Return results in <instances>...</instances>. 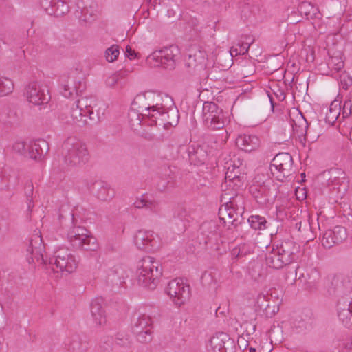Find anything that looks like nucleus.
Wrapping results in <instances>:
<instances>
[{
    "label": "nucleus",
    "mask_w": 352,
    "mask_h": 352,
    "mask_svg": "<svg viewBox=\"0 0 352 352\" xmlns=\"http://www.w3.org/2000/svg\"><path fill=\"white\" fill-rule=\"evenodd\" d=\"M25 144L22 141L16 142L12 146L13 151L19 154H23L25 150Z\"/></svg>",
    "instance_id": "obj_51"
},
{
    "label": "nucleus",
    "mask_w": 352,
    "mask_h": 352,
    "mask_svg": "<svg viewBox=\"0 0 352 352\" xmlns=\"http://www.w3.org/2000/svg\"><path fill=\"white\" fill-rule=\"evenodd\" d=\"M341 111L340 103L338 100L333 101L326 113L325 122L330 125H333L339 119Z\"/></svg>",
    "instance_id": "obj_33"
},
{
    "label": "nucleus",
    "mask_w": 352,
    "mask_h": 352,
    "mask_svg": "<svg viewBox=\"0 0 352 352\" xmlns=\"http://www.w3.org/2000/svg\"><path fill=\"white\" fill-rule=\"evenodd\" d=\"M158 261L151 256H145L137 263L135 276L138 284L148 289H155L162 275Z\"/></svg>",
    "instance_id": "obj_2"
},
{
    "label": "nucleus",
    "mask_w": 352,
    "mask_h": 352,
    "mask_svg": "<svg viewBox=\"0 0 352 352\" xmlns=\"http://www.w3.org/2000/svg\"><path fill=\"white\" fill-rule=\"evenodd\" d=\"M296 228L298 229V230L299 232H301V229H302V223L301 222H299V223H296Z\"/></svg>",
    "instance_id": "obj_64"
},
{
    "label": "nucleus",
    "mask_w": 352,
    "mask_h": 352,
    "mask_svg": "<svg viewBox=\"0 0 352 352\" xmlns=\"http://www.w3.org/2000/svg\"><path fill=\"white\" fill-rule=\"evenodd\" d=\"M293 168V159L288 153H280L277 154L273 159L270 168L273 174L277 171L276 177L282 181L283 178L292 174Z\"/></svg>",
    "instance_id": "obj_12"
},
{
    "label": "nucleus",
    "mask_w": 352,
    "mask_h": 352,
    "mask_svg": "<svg viewBox=\"0 0 352 352\" xmlns=\"http://www.w3.org/2000/svg\"><path fill=\"white\" fill-rule=\"evenodd\" d=\"M239 47L241 46V53L242 54H245L248 51L250 46V43H242V44H238Z\"/></svg>",
    "instance_id": "obj_62"
},
{
    "label": "nucleus",
    "mask_w": 352,
    "mask_h": 352,
    "mask_svg": "<svg viewBox=\"0 0 352 352\" xmlns=\"http://www.w3.org/2000/svg\"><path fill=\"white\" fill-rule=\"evenodd\" d=\"M244 183V175L241 174L239 167L234 165L227 166L225 180L221 184L223 192L236 191Z\"/></svg>",
    "instance_id": "obj_14"
},
{
    "label": "nucleus",
    "mask_w": 352,
    "mask_h": 352,
    "mask_svg": "<svg viewBox=\"0 0 352 352\" xmlns=\"http://www.w3.org/2000/svg\"><path fill=\"white\" fill-rule=\"evenodd\" d=\"M236 145L245 152H250L258 148L260 140L256 135H240L236 139Z\"/></svg>",
    "instance_id": "obj_25"
},
{
    "label": "nucleus",
    "mask_w": 352,
    "mask_h": 352,
    "mask_svg": "<svg viewBox=\"0 0 352 352\" xmlns=\"http://www.w3.org/2000/svg\"><path fill=\"white\" fill-rule=\"evenodd\" d=\"M271 343L275 345L280 344L283 340V330L279 327H274L269 331Z\"/></svg>",
    "instance_id": "obj_40"
},
{
    "label": "nucleus",
    "mask_w": 352,
    "mask_h": 352,
    "mask_svg": "<svg viewBox=\"0 0 352 352\" xmlns=\"http://www.w3.org/2000/svg\"><path fill=\"white\" fill-rule=\"evenodd\" d=\"M352 289V283L348 278H341L340 276H333L327 292L329 295H346Z\"/></svg>",
    "instance_id": "obj_20"
},
{
    "label": "nucleus",
    "mask_w": 352,
    "mask_h": 352,
    "mask_svg": "<svg viewBox=\"0 0 352 352\" xmlns=\"http://www.w3.org/2000/svg\"><path fill=\"white\" fill-rule=\"evenodd\" d=\"M292 126L294 131L298 136L307 135L309 130V126L307 120L305 119L302 114L297 116L296 120H293V124Z\"/></svg>",
    "instance_id": "obj_34"
},
{
    "label": "nucleus",
    "mask_w": 352,
    "mask_h": 352,
    "mask_svg": "<svg viewBox=\"0 0 352 352\" xmlns=\"http://www.w3.org/2000/svg\"><path fill=\"white\" fill-rule=\"evenodd\" d=\"M85 89V85L80 80H76L74 78L69 77L66 83L63 85V90L62 94L69 98L73 95L74 93L78 94L81 93Z\"/></svg>",
    "instance_id": "obj_26"
},
{
    "label": "nucleus",
    "mask_w": 352,
    "mask_h": 352,
    "mask_svg": "<svg viewBox=\"0 0 352 352\" xmlns=\"http://www.w3.org/2000/svg\"><path fill=\"white\" fill-rule=\"evenodd\" d=\"M237 342H238V345L240 349H243V351L247 350L248 343L244 338H243V337L239 338Z\"/></svg>",
    "instance_id": "obj_59"
},
{
    "label": "nucleus",
    "mask_w": 352,
    "mask_h": 352,
    "mask_svg": "<svg viewBox=\"0 0 352 352\" xmlns=\"http://www.w3.org/2000/svg\"><path fill=\"white\" fill-rule=\"evenodd\" d=\"M347 237L346 230L342 226H336L333 229L327 230L322 239V244L326 248L342 243Z\"/></svg>",
    "instance_id": "obj_17"
},
{
    "label": "nucleus",
    "mask_w": 352,
    "mask_h": 352,
    "mask_svg": "<svg viewBox=\"0 0 352 352\" xmlns=\"http://www.w3.org/2000/svg\"><path fill=\"white\" fill-rule=\"evenodd\" d=\"M178 51L177 46L170 45L153 52L147 57V60L154 67L163 66L171 69L175 67V57L178 54Z\"/></svg>",
    "instance_id": "obj_7"
},
{
    "label": "nucleus",
    "mask_w": 352,
    "mask_h": 352,
    "mask_svg": "<svg viewBox=\"0 0 352 352\" xmlns=\"http://www.w3.org/2000/svg\"><path fill=\"white\" fill-rule=\"evenodd\" d=\"M27 252L30 254L27 261L29 263H38L40 265H47V258L44 257L45 245L43 243L40 231H35L30 241Z\"/></svg>",
    "instance_id": "obj_9"
},
{
    "label": "nucleus",
    "mask_w": 352,
    "mask_h": 352,
    "mask_svg": "<svg viewBox=\"0 0 352 352\" xmlns=\"http://www.w3.org/2000/svg\"><path fill=\"white\" fill-rule=\"evenodd\" d=\"M47 263L54 265L60 271L69 274L74 272L78 265V261L71 250L64 248L56 250L53 258L47 259Z\"/></svg>",
    "instance_id": "obj_8"
},
{
    "label": "nucleus",
    "mask_w": 352,
    "mask_h": 352,
    "mask_svg": "<svg viewBox=\"0 0 352 352\" xmlns=\"http://www.w3.org/2000/svg\"><path fill=\"white\" fill-rule=\"evenodd\" d=\"M104 311L103 307V302L102 299L96 298L93 300L91 303V316L99 314L101 311Z\"/></svg>",
    "instance_id": "obj_45"
},
{
    "label": "nucleus",
    "mask_w": 352,
    "mask_h": 352,
    "mask_svg": "<svg viewBox=\"0 0 352 352\" xmlns=\"http://www.w3.org/2000/svg\"><path fill=\"white\" fill-rule=\"evenodd\" d=\"M153 323V319L150 316L146 314H140L138 317L133 320V331H140V330L142 331L148 328L152 329Z\"/></svg>",
    "instance_id": "obj_32"
},
{
    "label": "nucleus",
    "mask_w": 352,
    "mask_h": 352,
    "mask_svg": "<svg viewBox=\"0 0 352 352\" xmlns=\"http://www.w3.org/2000/svg\"><path fill=\"white\" fill-rule=\"evenodd\" d=\"M188 64L202 63L206 56V52L202 47L197 45H192L188 49Z\"/></svg>",
    "instance_id": "obj_30"
},
{
    "label": "nucleus",
    "mask_w": 352,
    "mask_h": 352,
    "mask_svg": "<svg viewBox=\"0 0 352 352\" xmlns=\"http://www.w3.org/2000/svg\"><path fill=\"white\" fill-rule=\"evenodd\" d=\"M329 67L334 69L336 72H339L344 67V62L338 57H332L328 63Z\"/></svg>",
    "instance_id": "obj_46"
},
{
    "label": "nucleus",
    "mask_w": 352,
    "mask_h": 352,
    "mask_svg": "<svg viewBox=\"0 0 352 352\" xmlns=\"http://www.w3.org/2000/svg\"><path fill=\"white\" fill-rule=\"evenodd\" d=\"M71 347L73 351L76 352H82L87 348L86 342L82 343L79 336H75L73 338L71 342Z\"/></svg>",
    "instance_id": "obj_44"
},
{
    "label": "nucleus",
    "mask_w": 352,
    "mask_h": 352,
    "mask_svg": "<svg viewBox=\"0 0 352 352\" xmlns=\"http://www.w3.org/2000/svg\"><path fill=\"white\" fill-rule=\"evenodd\" d=\"M224 206H222L219 210V215L221 220L225 223L230 224L234 228L242 223L243 220L242 214H238L236 210L228 206L226 201Z\"/></svg>",
    "instance_id": "obj_21"
},
{
    "label": "nucleus",
    "mask_w": 352,
    "mask_h": 352,
    "mask_svg": "<svg viewBox=\"0 0 352 352\" xmlns=\"http://www.w3.org/2000/svg\"><path fill=\"white\" fill-rule=\"evenodd\" d=\"M146 209L155 213L158 212L160 211L159 202L155 200H148Z\"/></svg>",
    "instance_id": "obj_53"
},
{
    "label": "nucleus",
    "mask_w": 352,
    "mask_h": 352,
    "mask_svg": "<svg viewBox=\"0 0 352 352\" xmlns=\"http://www.w3.org/2000/svg\"><path fill=\"white\" fill-rule=\"evenodd\" d=\"M95 104V98L92 97H82L77 100L75 105L87 114V112H89V111L93 109Z\"/></svg>",
    "instance_id": "obj_38"
},
{
    "label": "nucleus",
    "mask_w": 352,
    "mask_h": 352,
    "mask_svg": "<svg viewBox=\"0 0 352 352\" xmlns=\"http://www.w3.org/2000/svg\"><path fill=\"white\" fill-rule=\"evenodd\" d=\"M328 185L338 190L340 196H343L349 188V179L344 170L340 168H332L329 171Z\"/></svg>",
    "instance_id": "obj_15"
},
{
    "label": "nucleus",
    "mask_w": 352,
    "mask_h": 352,
    "mask_svg": "<svg viewBox=\"0 0 352 352\" xmlns=\"http://www.w3.org/2000/svg\"><path fill=\"white\" fill-rule=\"evenodd\" d=\"M248 221L251 228L256 230H263L268 228L267 226V221L265 218L259 215L250 216Z\"/></svg>",
    "instance_id": "obj_36"
},
{
    "label": "nucleus",
    "mask_w": 352,
    "mask_h": 352,
    "mask_svg": "<svg viewBox=\"0 0 352 352\" xmlns=\"http://www.w3.org/2000/svg\"><path fill=\"white\" fill-rule=\"evenodd\" d=\"M87 119L88 118L90 121L93 122H97L98 121L99 117L97 114H95L93 109H91L89 112L87 113Z\"/></svg>",
    "instance_id": "obj_58"
},
{
    "label": "nucleus",
    "mask_w": 352,
    "mask_h": 352,
    "mask_svg": "<svg viewBox=\"0 0 352 352\" xmlns=\"http://www.w3.org/2000/svg\"><path fill=\"white\" fill-rule=\"evenodd\" d=\"M203 122L210 129L216 130L224 127L225 116L223 110L213 102H205L203 104Z\"/></svg>",
    "instance_id": "obj_6"
},
{
    "label": "nucleus",
    "mask_w": 352,
    "mask_h": 352,
    "mask_svg": "<svg viewBox=\"0 0 352 352\" xmlns=\"http://www.w3.org/2000/svg\"><path fill=\"white\" fill-rule=\"evenodd\" d=\"M352 113V102L351 100H346L342 107V118L349 117Z\"/></svg>",
    "instance_id": "obj_49"
},
{
    "label": "nucleus",
    "mask_w": 352,
    "mask_h": 352,
    "mask_svg": "<svg viewBox=\"0 0 352 352\" xmlns=\"http://www.w3.org/2000/svg\"><path fill=\"white\" fill-rule=\"evenodd\" d=\"M114 195V190L107 185H102L97 192L98 198L104 201H110Z\"/></svg>",
    "instance_id": "obj_39"
},
{
    "label": "nucleus",
    "mask_w": 352,
    "mask_h": 352,
    "mask_svg": "<svg viewBox=\"0 0 352 352\" xmlns=\"http://www.w3.org/2000/svg\"><path fill=\"white\" fill-rule=\"evenodd\" d=\"M14 82L10 78L0 76V97L10 94L14 91Z\"/></svg>",
    "instance_id": "obj_37"
},
{
    "label": "nucleus",
    "mask_w": 352,
    "mask_h": 352,
    "mask_svg": "<svg viewBox=\"0 0 352 352\" xmlns=\"http://www.w3.org/2000/svg\"><path fill=\"white\" fill-rule=\"evenodd\" d=\"M134 243L140 250L148 252L158 250L162 245L159 235L151 230H138L134 236Z\"/></svg>",
    "instance_id": "obj_11"
},
{
    "label": "nucleus",
    "mask_w": 352,
    "mask_h": 352,
    "mask_svg": "<svg viewBox=\"0 0 352 352\" xmlns=\"http://www.w3.org/2000/svg\"><path fill=\"white\" fill-rule=\"evenodd\" d=\"M50 149L47 141L39 139L31 142L28 145L29 156L34 160H41Z\"/></svg>",
    "instance_id": "obj_23"
},
{
    "label": "nucleus",
    "mask_w": 352,
    "mask_h": 352,
    "mask_svg": "<svg viewBox=\"0 0 352 352\" xmlns=\"http://www.w3.org/2000/svg\"><path fill=\"white\" fill-rule=\"evenodd\" d=\"M147 201L146 198L142 197L141 198L137 199V200L134 202V206L136 208H146Z\"/></svg>",
    "instance_id": "obj_54"
},
{
    "label": "nucleus",
    "mask_w": 352,
    "mask_h": 352,
    "mask_svg": "<svg viewBox=\"0 0 352 352\" xmlns=\"http://www.w3.org/2000/svg\"><path fill=\"white\" fill-rule=\"evenodd\" d=\"M119 54V46L117 45H113L105 50V58L109 63H112L116 60Z\"/></svg>",
    "instance_id": "obj_43"
},
{
    "label": "nucleus",
    "mask_w": 352,
    "mask_h": 352,
    "mask_svg": "<svg viewBox=\"0 0 352 352\" xmlns=\"http://www.w3.org/2000/svg\"><path fill=\"white\" fill-rule=\"evenodd\" d=\"M10 124L7 113L3 109L0 108V131L3 130L5 126H9Z\"/></svg>",
    "instance_id": "obj_50"
},
{
    "label": "nucleus",
    "mask_w": 352,
    "mask_h": 352,
    "mask_svg": "<svg viewBox=\"0 0 352 352\" xmlns=\"http://www.w3.org/2000/svg\"><path fill=\"white\" fill-rule=\"evenodd\" d=\"M166 292L174 303L181 306L190 298V291L189 285L185 284L181 278H175L168 283Z\"/></svg>",
    "instance_id": "obj_10"
},
{
    "label": "nucleus",
    "mask_w": 352,
    "mask_h": 352,
    "mask_svg": "<svg viewBox=\"0 0 352 352\" xmlns=\"http://www.w3.org/2000/svg\"><path fill=\"white\" fill-rule=\"evenodd\" d=\"M239 54H242L241 53V46H232L230 50V55L231 57L236 56Z\"/></svg>",
    "instance_id": "obj_56"
},
{
    "label": "nucleus",
    "mask_w": 352,
    "mask_h": 352,
    "mask_svg": "<svg viewBox=\"0 0 352 352\" xmlns=\"http://www.w3.org/2000/svg\"><path fill=\"white\" fill-rule=\"evenodd\" d=\"M136 98L137 96L134 98L132 102V107L128 113L129 122L133 128L140 126L142 122V119L146 118L149 120V118L144 115V113L140 110V108H138V107L135 104Z\"/></svg>",
    "instance_id": "obj_27"
},
{
    "label": "nucleus",
    "mask_w": 352,
    "mask_h": 352,
    "mask_svg": "<svg viewBox=\"0 0 352 352\" xmlns=\"http://www.w3.org/2000/svg\"><path fill=\"white\" fill-rule=\"evenodd\" d=\"M71 117L74 122L79 126H83L89 124L87 120V114L75 105L72 107Z\"/></svg>",
    "instance_id": "obj_35"
},
{
    "label": "nucleus",
    "mask_w": 352,
    "mask_h": 352,
    "mask_svg": "<svg viewBox=\"0 0 352 352\" xmlns=\"http://www.w3.org/2000/svg\"><path fill=\"white\" fill-rule=\"evenodd\" d=\"M250 192L256 202L262 206L272 204L277 196V189L275 185L264 184L261 186H252Z\"/></svg>",
    "instance_id": "obj_13"
},
{
    "label": "nucleus",
    "mask_w": 352,
    "mask_h": 352,
    "mask_svg": "<svg viewBox=\"0 0 352 352\" xmlns=\"http://www.w3.org/2000/svg\"><path fill=\"white\" fill-rule=\"evenodd\" d=\"M61 154L64 164L72 168L81 167L89 159L86 145L76 137H69L64 141Z\"/></svg>",
    "instance_id": "obj_3"
},
{
    "label": "nucleus",
    "mask_w": 352,
    "mask_h": 352,
    "mask_svg": "<svg viewBox=\"0 0 352 352\" xmlns=\"http://www.w3.org/2000/svg\"><path fill=\"white\" fill-rule=\"evenodd\" d=\"M125 72H118L113 74L106 79V85L107 87L113 88L118 82L125 76Z\"/></svg>",
    "instance_id": "obj_42"
},
{
    "label": "nucleus",
    "mask_w": 352,
    "mask_h": 352,
    "mask_svg": "<svg viewBox=\"0 0 352 352\" xmlns=\"http://www.w3.org/2000/svg\"><path fill=\"white\" fill-rule=\"evenodd\" d=\"M265 262L268 267L276 270L283 268L287 265L275 248H272L271 252L266 254Z\"/></svg>",
    "instance_id": "obj_29"
},
{
    "label": "nucleus",
    "mask_w": 352,
    "mask_h": 352,
    "mask_svg": "<svg viewBox=\"0 0 352 352\" xmlns=\"http://www.w3.org/2000/svg\"><path fill=\"white\" fill-rule=\"evenodd\" d=\"M126 54H127V56L130 58V59H133V58H135L137 56L135 52L132 50L129 46H127L126 47Z\"/></svg>",
    "instance_id": "obj_61"
},
{
    "label": "nucleus",
    "mask_w": 352,
    "mask_h": 352,
    "mask_svg": "<svg viewBox=\"0 0 352 352\" xmlns=\"http://www.w3.org/2000/svg\"><path fill=\"white\" fill-rule=\"evenodd\" d=\"M212 280L210 273L205 272L201 276V281L204 285H209Z\"/></svg>",
    "instance_id": "obj_57"
},
{
    "label": "nucleus",
    "mask_w": 352,
    "mask_h": 352,
    "mask_svg": "<svg viewBox=\"0 0 352 352\" xmlns=\"http://www.w3.org/2000/svg\"><path fill=\"white\" fill-rule=\"evenodd\" d=\"M152 329H146L144 330H140V331H133L136 334L137 339L142 343L150 342L153 339V331Z\"/></svg>",
    "instance_id": "obj_41"
},
{
    "label": "nucleus",
    "mask_w": 352,
    "mask_h": 352,
    "mask_svg": "<svg viewBox=\"0 0 352 352\" xmlns=\"http://www.w3.org/2000/svg\"><path fill=\"white\" fill-rule=\"evenodd\" d=\"M175 214L180 219H182L186 216V211L184 208L179 207L177 210L175 211Z\"/></svg>",
    "instance_id": "obj_60"
},
{
    "label": "nucleus",
    "mask_w": 352,
    "mask_h": 352,
    "mask_svg": "<svg viewBox=\"0 0 352 352\" xmlns=\"http://www.w3.org/2000/svg\"><path fill=\"white\" fill-rule=\"evenodd\" d=\"M268 97H269V99H270V103H271V107H272V110L274 111V102L273 101V98L272 97L268 94Z\"/></svg>",
    "instance_id": "obj_63"
},
{
    "label": "nucleus",
    "mask_w": 352,
    "mask_h": 352,
    "mask_svg": "<svg viewBox=\"0 0 352 352\" xmlns=\"http://www.w3.org/2000/svg\"><path fill=\"white\" fill-rule=\"evenodd\" d=\"M40 3L45 12L51 16H62L69 11V6L63 0H40Z\"/></svg>",
    "instance_id": "obj_19"
},
{
    "label": "nucleus",
    "mask_w": 352,
    "mask_h": 352,
    "mask_svg": "<svg viewBox=\"0 0 352 352\" xmlns=\"http://www.w3.org/2000/svg\"><path fill=\"white\" fill-rule=\"evenodd\" d=\"M97 5L94 0H77L75 14L80 20L91 22L97 12Z\"/></svg>",
    "instance_id": "obj_18"
},
{
    "label": "nucleus",
    "mask_w": 352,
    "mask_h": 352,
    "mask_svg": "<svg viewBox=\"0 0 352 352\" xmlns=\"http://www.w3.org/2000/svg\"><path fill=\"white\" fill-rule=\"evenodd\" d=\"M72 216L74 226L69 230L67 238L73 247L87 251H96L98 248L97 240L91 232L84 227L76 226L77 221Z\"/></svg>",
    "instance_id": "obj_4"
},
{
    "label": "nucleus",
    "mask_w": 352,
    "mask_h": 352,
    "mask_svg": "<svg viewBox=\"0 0 352 352\" xmlns=\"http://www.w3.org/2000/svg\"><path fill=\"white\" fill-rule=\"evenodd\" d=\"M236 192L233 191L231 193L230 191L223 192L221 201H226L228 206L237 210L238 214L243 215L245 211L244 199L242 196L238 195Z\"/></svg>",
    "instance_id": "obj_24"
},
{
    "label": "nucleus",
    "mask_w": 352,
    "mask_h": 352,
    "mask_svg": "<svg viewBox=\"0 0 352 352\" xmlns=\"http://www.w3.org/2000/svg\"><path fill=\"white\" fill-rule=\"evenodd\" d=\"M23 96L30 104L34 107L44 106L51 99L48 89L37 81H31L25 85Z\"/></svg>",
    "instance_id": "obj_5"
},
{
    "label": "nucleus",
    "mask_w": 352,
    "mask_h": 352,
    "mask_svg": "<svg viewBox=\"0 0 352 352\" xmlns=\"http://www.w3.org/2000/svg\"><path fill=\"white\" fill-rule=\"evenodd\" d=\"M33 184L32 182H28L25 184V190L28 198L31 197L33 195Z\"/></svg>",
    "instance_id": "obj_55"
},
{
    "label": "nucleus",
    "mask_w": 352,
    "mask_h": 352,
    "mask_svg": "<svg viewBox=\"0 0 352 352\" xmlns=\"http://www.w3.org/2000/svg\"><path fill=\"white\" fill-rule=\"evenodd\" d=\"M212 352H234L235 343L229 335L219 332L214 335L210 340Z\"/></svg>",
    "instance_id": "obj_16"
},
{
    "label": "nucleus",
    "mask_w": 352,
    "mask_h": 352,
    "mask_svg": "<svg viewBox=\"0 0 352 352\" xmlns=\"http://www.w3.org/2000/svg\"><path fill=\"white\" fill-rule=\"evenodd\" d=\"M112 344H113L112 338L106 337V338H104L101 340V342L100 343V346L103 351L107 352V351H109L110 350H111Z\"/></svg>",
    "instance_id": "obj_47"
},
{
    "label": "nucleus",
    "mask_w": 352,
    "mask_h": 352,
    "mask_svg": "<svg viewBox=\"0 0 352 352\" xmlns=\"http://www.w3.org/2000/svg\"><path fill=\"white\" fill-rule=\"evenodd\" d=\"M275 249L285 262L289 265L295 259L296 253L298 251L299 247L293 241L285 240L278 244Z\"/></svg>",
    "instance_id": "obj_22"
},
{
    "label": "nucleus",
    "mask_w": 352,
    "mask_h": 352,
    "mask_svg": "<svg viewBox=\"0 0 352 352\" xmlns=\"http://www.w3.org/2000/svg\"><path fill=\"white\" fill-rule=\"evenodd\" d=\"M188 152L190 163L195 165L204 164L207 159V153L201 147L189 146Z\"/></svg>",
    "instance_id": "obj_31"
},
{
    "label": "nucleus",
    "mask_w": 352,
    "mask_h": 352,
    "mask_svg": "<svg viewBox=\"0 0 352 352\" xmlns=\"http://www.w3.org/2000/svg\"><path fill=\"white\" fill-rule=\"evenodd\" d=\"M201 229L204 234L207 230H210V234H212L216 230V225L213 222L204 223L201 226Z\"/></svg>",
    "instance_id": "obj_52"
},
{
    "label": "nucleus",
    "mask_w": 352,
    "mask_h": 352,
    "mask_svg": "<svg viewBox=\"0 0 352 352\" xmlns=\"http://www.w3.org/2000/svg\"><path fill=\"white\" fill-rule=\"evenodd\" d=\"M94 322L98 325H104L107 323V316L105 311H101L99 314L92 316Z\"/></svg>",
    "instance_id": "obj_48"
},
{
    "label": "nucleus",
    "mask_w": 352,
    "mask_h": 352,
    "mask_svg": "<svg viewBox=\"0 0 352 352\" xmlns=\"http://www.w3.org/2000/svg\"><path fill=\"white\" fill-rule=\"evenodd\" d=\"M349 304H338V318L348 328H352V302L348 301Z\"/></svg>",
    "instance_id": "obj_28"
},
{
    "label": "nucleus",
    "mask_w": 352,
    "mask_h": 352,
    "mask_svg": "<svg viewBox=\"0 0 352 352\" xmlns=\"http://www.w3.org/2000/svg\"><path fill=\"white\" fill-rule=\"evenodd\" d=\"M135 104L149 118L150 125L156 124L168 129L176 126L179 123V110L173 99L167 94L146 91L137 95Z\"/></svg>",
    "instance_id": "obj_1"
}]
</instances>
